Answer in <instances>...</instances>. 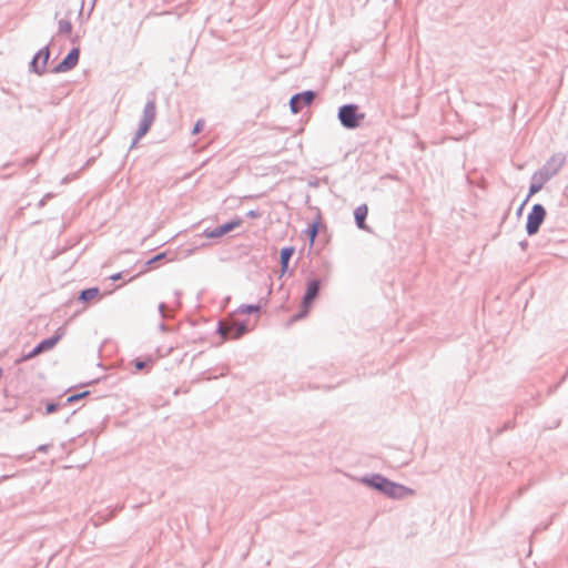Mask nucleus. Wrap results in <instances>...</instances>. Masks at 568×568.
Here are the masks:
<instances>
[{"label": "nucleus", "instance_id": "nucleus-1", "mask_svg": "<svg viewBox=\"0 0 568 568\" xmlns=\"http://www.w3.org/2000/svg\"><path fill=\"white\" fill-rule=\"evenodd\" d=\"M365 114L358 112V106L354 104H347L339 108L338 119L342 124L347 129L357 128L364 120Z\"/></svg>", "mask_w": 568, "mask_h": 568}, {"label": "nucleus", "instance_id": "nucleus-10", "mask_svg": "<svg viewBox=\"0 0 568 568\" xmlns=\"http://www.w3.org/2000/svg\"><path fill=\"white\" fill-rule=\"evenodd\" d=\"M242 225V220L241 219H235L233 221H230L223 225H220L217 226L215 230H213L212 232H210L207 234L209 237H220V236H223L225 235L226 233L233 231L234 229L239 227Z\"/></svg>", "mask_w": 568, "mask_h": 568}, {"label": "nucleus", "instance_id": "nucleus-26", "mask_svg": "<svg viewBox=\"0 0 568 568\" xmlns=\"http://www.w3.org/2000/svg\"><path fill=\"white\" fill-rule=\"evenodd\" d=\"M120 277H121V274H120V273L114 274V275H112V276H111V278H112L113 281L119 280Z\"/></svg>", "mask_w": 568, "mask_h": 568}, {"label": "nucleus", "instance_id": "nucleus-4", "mask_svg": "<svg viewBox=\"0 0 568 568\" xmlns=\"http://www.w3.org/2000/svg\"><path fill=\"white\" fill-rule=\"evenodd\" d=\"M155 119V104L150 102L145 105L143 111V119L138 131V138H142L152 125Z\"/></svg>", "mask_w": 568, "mask_h": 568}, {"label": "nucleus", "instance_id": "nucleus-18", "mask_svg": "<svg viewBox=\"0 0 568 568\" xmlns=\"http://www.w3.org/2000/svg\"><path fill=\"white\" fill-rule=\"evenodd\" d=\"M239 311L242 314H248V313H253V312H258L260 311V306H257V305H245V306H241Z\"/></svg>", "mask_w": 568, "mask_h": 568}, {"label": "nucleus", "instance_id": "nucleus-13", "mask_svg": "<svg viewBox=\"0 0 568 568\" xmlns=\"http://www.w3.org/2000/svg\"><path fill=\"white\" fill-rule=\"evenodd\" d=\"M367 214H368V209L366 205H361L355 209L354 216H355L357 226L359 229H363V230L366 229L365 219H366Z\"/></svg>", "mask_w": 568, "mask_h": 568}, {"label": "nucleus", "instance_id": "nucleus-22", "mask_svg": "<svg viewBox=\"0 0 568 568\" xmlns=\"http://www.w3.org/2000/svg\"><path fill=\"white\" fill-rule=\"evenodd\" d=\"M165 256L164 253H161V254H158L156 256H154L153 258H151L150 261L146 262V265L148 266H151L152 263L156 262V261H161L163 257Z\"/></svg>", "mask_w": 568, "mask_h": 568}, {"label": "nucleus", "instance_id": "nucleus-15", "mask_svg": "<svg viewBox=\"0 0 568 568\" xmlns=\"http://www.w3.org/2000/svg\"><path fill=\"white\" fill-rule=\"evenodd\" d=\"M99 293H100L99 288H97V287L84 290V291H82V293L80 295V300H82L84 302H89V301L95 298L99 295Z\"/></svg>", "mask_w": 568, "mask_h": 568}, {"label": "nucleus", "instance_id": "nucleus-12", "mask_svg": "<svg viewBox=\"0 0 568 568\" xmlns=\"http://www.w3.org/2000/svg\"><path fill=\"white\" fill-rule=\"evenodd\" d=\"M362 481L372 488H375L382 493H385L386 484L388 483V479H386L385 477H382L379 475H376L371 478H363Z\"/></svg>", "mask_w": 568, "mask_h": 568}, {"label": "nucleus", "instance_id": "nucleus-14", "mask_svg": "<svg viewBox=\"0 0 568 568\" xmlns=\"http://www.w3.org/2000/svg\"><path fill=\"white\" fill-rule=\"evenodd\" d=\"M294 254V247H283L281 250V266H282V273H285L288 267V261Z\"/></svg>", "mask_w": 568, "mask_h": 568}, {"label": "nucleus", "instance_id": "nucleus-19", "mask_svg": "<svg viewBox=\"0 0 568 568\" xmlns=\"http://www.w3.org/2000/svg\"><path fill=\"white\" fill-rule=\"evenodd\" d=\"M542 187V184H536V183H532L529 187V194H528V197L526 199L525 203L528 202V200L530 199V196H532L534 194H536L537 192H539Z\"/></svg>", "mask_w": 568, "mask_h": 568}, {"label": "nucleus", "instance_id": "nucleus-16", "mask_svg": "<svg viewBox=\"0 0 568 568\" xmlns=\"http://www.w3.org/2000/svg\"><path fill=\"white\" fill-rule=\"evenodd\" d=\"M317 232H318V222H314L311 224L310 229L307 230L311 245H313L315 237L317 235Z\"/></svg>", "mask_w": 568, "mask_h": 568}, {"label": "nucleus", "instance_id": "nucleus-6", "mask_svg": "<svg viewBox=\"0 0 568 568\" xmlns=\"http://www.w3.org/2000/svg\"><path fill=\"white\" fill-rule=\"evenodd\" d=\"M79 48L72 49L69 54L54 68V72H67L72 70L79 61Z\"/></svg>", "mask_w": 568, "mask_h": 568}, {"label": "nucleus", "instance_id": "nucleus-8", "mask_svg": "<svg viewBox=\"0 0 568 568\" xmlns=\"http://www.w3.org/2000/svg\"><path fill=\"white\" fill-rule=\"evenodd\" d=\"M384 494L392 498H405L407 496H412L414 494V490L403 485L388 480Z\"/></svg>", "mask_w": 568, "mask_h": 568}, {"label": "nucleus", "instance_id": "nucleus-17", "mask_svg": "<svg viewBox=\"0 0 568 568\" xmlns=\"http://www.w3.org/2000/svg\"><path fill=\"white\" fill-rule=\"evenodd\" d=\"M72 30V26L69 21H60L59 22V31L61 33L69 34Z\"/></svg>", "mask_w": 568, "mask_h": 568}, {"label": "nucleus", "instance_id": "nucleus-20", "mask_svg": "<svg viewBox=\"0 0 568 568\" xmlns=\"http://www.w3.org/2000/svg\"><path fill=\"white\" fill-rule=\"evenodd\" d=\"M152 364V361H148V362H143V361H139V359H135L133 362V365L135 367L136 371H141L143 369L144 367H148Z\"/></svg>", "mask_w": 568, "mask_h": 568}, {"label": "nucleus", "instance_id": "nucleus-3", "mask_svg": "<svg viewBox=\"0 0 568 568\" xmlns=\"http://www.w3.org/2000/svg\"><path fill=\"white\" fill-rule=\"evenodd\" d=\"M546 211L540 204H535L531 212L528 214L526 230L529 235H534L538 232L539 226L544 222Z\"/></svg>", "mask_w": 568, "mask_h": 568}, {"label": "nucleus", "instance_id": "nucleus-2", "mask_svg": "<svg viewBox=\"0 0 568 568\" xmlns=\"http://www.w3.org/2000/svg\"><path fill=\"white\" fill-rule=\"evenodd\" d=\"M63 335H64V331L61 328L58 329L57 333L52 337L42 341L40 344H38L33 348V351L31 353H29L28 355H26L21 359H19L18 363L28 361L30 358L38 356L39 354H41L43 352L52 349L57 345V343L62 338Z\"/></svg>", "mask_w": 568, "mask_h": 568}, {"label": "nucleus", "instance_id": "nucleus-9", "mask_svg": "<svg viewBox=\"0 0 568 568\" xmlns=\"http://www.w3.org/2000/svg\"><path fill=\"white\" fill-rule=\"evenodd\" d=\"M50 57V52L48 48L41 49L36 57L33 58L31 62L32 70L38 73L42 74L45 71V67L48 64V60Z\"/></svg>", "mask_w": 568, "mask_h": 568}, {"label": "nucleus", "instance_id": "nucleus-24", "mask_svg": "<svg viewBox=\"0 0 568 568\" xmlns=\"http://www.w3.org/2000/svg\"><path fill=\"white\" fill-rule=\"evenodd\" d=\"M247 215L253 219L258 216V214L255 211H250Z\"/></svg>", "mask_w": 568, "mask_h": 568}, {"label": "nucleus", "instance_id": "nucleus-21", "mask_svg": "<svg viewBox=\"0 0 568 568\" xmlns=\"http://www.w3.org/2000/svg\"><path fill=\"white\" fill-rule=\"evenodd\" d=\"M203 128H204V121L199 120L193 128V134L200 133L203 130Z\"/></svg>", "mask_w": 568, "mask_h": 568}, {"label": "nucleus", "instance_id": "nucleus-25", "mask_svg": "<svg viewBox=\"0 0 568 568\" xmlns=\"http://www.w3.org/2000/svg\"><path fill=\"white\" fill-rule=\"evenodd\" d=\"M55 409L54 405H48L47 410L48 413H52Z\"/></svg>", "mask_w": 568, "mask_h": 568}, {"label": "nucleus", "instance_id": "nucleus-23", "mask_svg": "<svg viewBox=\"0 0 568 568\" xmlns=\"http://www.w3.org/2000/svg\"><path fill=\"white\" fill-rule=\"evenodd\" d=\"M85 395H88V392H84V393L79 394V395L70 396V397L68 398V400H69V402H74V400H78V399H80V398L84 397Z\"/></svg>", "mask_w": 568, "mask_h": 568}, {"label": "nucleus", "instance_id": "nucleus-5", "mask_svg": "<svg viewBox=\"0 0 568 568\" xmlns=\"http://www.w3.org/2000/svg\"><path fill=\"white\" fill-rule=\"evenodd\" d=\"M314 100V93L312 91H306L303 93L295 94L291 101L290 106L293 113H297L302 110L303 106L310 105Z\"/></svg>", "mask_w": 568, "mask_h": 568}, {"label": "nucleus", "instance_id": "nucleus-7", "mask_svg": "<svg viewBox=\"0 0 568 568\" xmlns=\"http://www.w3.org/2000/svg\"><path fill=\"white\" fill-rule=\"evenodd\" d=\"M245 332V325L240 323L222 324L220 326V333L224 336V338L236 339L241 337Z\"/></svg>", "mask_w": 568, "mask_h": 568}, {"label": "nucleus", "instance_id": "nucleus-11", "mask_svg": "<svg viewBox=\"0 0 568 568\" xmlns=\"http://www.w3.org/2000/svg\"><path fill=\"white\" fill-rule=\"evenodd\" d=\"M318 288H320V283L317 281H312L307 284V288H306V292H305V295L303 298V304H304L306 311L308 310L313 300L316 297V295L318 293Z\"/></svg>", "mask_w": 568, "mask_h": 568}]
</instances>
